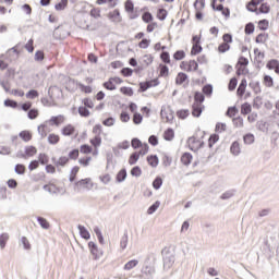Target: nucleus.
I'll use <instances>...</instances> for the list:
<instances>
[{
  "label": "nucleus",
  "instance_id": "f257e3e1",
  "mask_svg": "<svg viewBox=\"0 0 279 279\" xmlns=\"http://www.w3.org/2000/svg\"><path fill=\"white\" fill-rule=\"evenodd\" d=\"M156 274V255L150 254L144 260V265L142 268V279H151Z\"/></svg>",
  "mask_w": 279,
  "mask_h": 279
},
{
  "label": "nucleus",
  "instance_id": "f03ea898",
  "mask_svg": "<svg viewBox=\"0 0 279 279\" xmlns=\"http://www.w3.org/2000/svg\"><path fill=\"white\" fill-rule=\"evenodd\" d=\"M161 119H166L167 123H172L174 116H173V110L171 109V107L168 108H161Z\"/></svg>",
  "mask_w": 279,
  "mask_h": 279
},
{
  "label": "nucleus",
  "instance_id": "7ed1b4c3",
  "mask_svg": "<svg viewBox=\"0 0 279 279\" xmlns=\"http://www.w3.org/2000/svg\"><path fill=\"white\" fill-rule=\"evenodd\" d=\"M129 109L131 112L134 113L133 123H135V125H138L141 123V113L136 112V110H138V106L134 102H131Z\"/></svg>",
  "mask_w": 279,
  "mask_h": 279
},
{
  "label": "nucleus",
  "instance_id": "20e7f679",
  "mask_svg": "<svg viewBox=\"0 0 279 279\" xmlns=\"http://www.w3.org/2000/svg\"><path fill=\"white\" fill-rule=\"evenodd\" d=\"M159 84H160V81H158V78H154V80L141 83V93H145V90H148V88H153V86H158Z\"/></svg>",
  "mask_w": 279,
  "mask_h": 279
},
{
  "label": "nucleus",
  "instance_id": "39448f33",
  "mask_svg": "<svg viewBox=\"0 0 279 279\" xmlns=\"http://www.w3.org/2000/svg\"><path fill=\"white\" fill-rule=\"evenodd\" d=\"M187 144L191 149H193V147H196V149H202V147H204V142H201V140H197L195 136L189 137Z\"/></svg>",
  "mask_w": 279,
  "mask_h": 279
},
{
  "label": "nucleus",
  "instance_id": "423d86ee",
  "mask_svg": "<svg viewBox=\"0 0 279 279\" xmlns=\"http://www.w3.org/2000/svg\"><path fill=\"white\" fill-rule=\"evenodd\" d=\"M88 247L93 256H95V258H101L104 253L101 252V250L97 247V244L95 242H89Z\"/></svg>",
  "mask_w": 279,
  "mask_h": 279
},
{
  "label": "nucleus",
  "instance_id": "0eeeda50",
  "mask_svg": "<svg viewBox=\"0 0 279 279\" xmlns=\"http://www.w3.org/2000/svg\"><path fill=\"white\" fill-rule=\"evenodd\" d=\"M175 263V256L169 254L163 257V269H171Z\"/></svg>",
  "mask_w": 279,
  "mask_h": 279
},
{
  "label": "nucleus",
  "instance_id": "6e6552de",
  "mask_svg": "<svg viewBox=\"0 0 279 279\" xmlns=\"http://www.w3.org/2000/svg\"><path fill=\"white\" fill-rule=\"evenodd\" d=\"M125 10L130 14V19H136L138 15L134 14V2L132 0H128L125 2Z\"/></svg>",
  "mask_w": 279,
  "mask_h": 279
},
{
  "label": "nucleus",
  "instance_id": "1a4fd4ad",
  "mask_svg": "<svg viewBox=\"0 0 279 279\" xmlns=\"http://www.w3.org/2000/svg\"><path fill=\"white\" fill-rule=\"evenodd\" d=\"M230 151L232 156H239L241 154V144L235 141L231 144Z\"/></svg>",
  "mask_w": 279,
  "mask_h": 279
},
{
  "label": "nucleus",
  "instance_id": "9d476101",
  "mask_svg": "<svg viewBox=\"0 0 279 279\" xmlns=\"http://www.w3.org/2000/svg\"><path fill=\"white\" fill-rule=\"evenodd\" d=\"M186 80H189V75L184 72H180L175 77V84L178 86H182V84H184V82H186Z\"/></svg>",
  "mask_w": 279,
  "mask_h": 279
},
{
  "label": "nucleus",
  "instance_id": "9b49d317",
  "mask_svg": "<svg viewBox=\"0 0 279 279\" xmlns=\"http://www.w3.org/2000/svg\"><path fill=\"white\" fill-rule=\"evenodd\" d=\"M245 88H247V80L243 78L236 89V94L243 97V95H245Z\"/></svg>",
  "mask_w": 279,
  "mask_h": 279
},
{
  "label": "nucleus",
  "instance_id": "f8f14e48",
  "mask_svg": "<svg viewBox=\"0 0 279 279\" xmlns=\"http://www.w3.org/2000/svg\"><path fill=\"white\" fill-rule=\"evenodd\" d=\"M202 112H203L202 105L201 104H193V106H192L193 117L199 118V117H202Z\"/></svg>",
  "mask_w": 279,
  "mask_h": 279
},
{
  "label": "nucleus",
  "instance_id": "ddd939ff",
  "mask_svg": "<svg viewBox=\"0 0 279 279\" xmlns=\"http://www.w3.org/2000/svg\"><path fill=\"white\" fill-rule=\"evenodd\" d=\"M193 160V155L191 153H184L181 157V162L185 167H189L191 165V161Z\"/></svg>",
  "mask_w": 279,
  "mask_h": 279
},
{
  "label": "nucleus",
  "instance_id": "4468645a",
  "mask_svg": "<svg viewBox=\"0 0 279 279\" xmlns=\"http://www.w3.org/2000/svg\"><path fill=\"white\" fill-rule=\"evenodd\" d=\"M76 186H82L83 189H93V183L90 182V179L87 178L76 182Z\"/></svg>",
  "mask_w": 279,
  "mask_h": 279
},
{
  "label": "nucleus",
  "instance_id": "2eb2a0df",
  "mask_svg": "<svg viewBox=\"0 0 279 279\" xmlns=\"http://www.w3.org/2000/svg\"><path fill=\"white\" fill-rule=\"evenodd\" d=\"M77 228H78L82 239H85L86 241H88V239H90V233L88 232L86 227L78 225Z\"/></svg>",
  "mask_w": 279,
  "mask_h": 279
},
{
  "label": "nucleus",
  "instance_id": "dca6fc26",
  "mask_svg": "<svg viewBox=\"0 0 279 279\" xmlns=\"http://www.w3.org/2000/svg\"><path fill=\"white\" fill-rule=\"evenodd\" d=\"M25 154L26 158H33V156H36V154H38V149H36L35 146H26Z\"/></svg>",
  "mask_w": 279,
  "mask_h": 279
},
{
  "label": "nucleus",
  "instance_id": "f3484780",
  "mask_svg": "<svg viewBox=\"0 0 279 279\" xmlns=\"http://www.w3.org/2000/svg\"><path fill=\"white\" fill-rule=\"evenodd\" d=\"M74 133H75V126L74 125L68 124L66 126H64L62 129L63 136H72V134H74Z\"/></svg>",
  "mask_w": 279,
  "mask_h": 279
},
{
  "label": "nucleus",
  "instance_id": "a211bd4d",
  "mask_svg": "<svg viewBox=\"0 0 279 279\" xmlns=\"http://www.w3.org/2000/svg\"><path fill=\"white\" fill-rule=\"evenodd\" d=\"M174 136L175 132L171 128L167 129L163 133L165 141H173Z\"/></svg>",
  "mask_w": 279,
  "mask_h": 279
},
{
  "label": "nucleus",
  "instance_id": "6ab92c4d",
  "mask_svg": "<svg viewBox=\"0 0 279 279\" xmlns=\"http://www.w3.org/2000/svg\"><path fill=\"white\" fill-rule=\"evenodd\" d=\"M159 77H169V66L159 64Z\"/></svg>",
  "mask_w": 279,
  "mask_h": 279
},
{
  "label": "nucleus",
  "instance_id": "aec40b11",
  "mask_svg": "<svg viewBox=\"0 0 279 279\" xmlns=\"http://www.w3.org/2000/svg\"><path fill=\"white\" fill-rule=\"evenodd\" d=\"M236 194V190H228L225 193L221 194L220 199H231V197H234Z\"/></svg>",
  "mask_w": 279,
  "mask_h": 279
},
{
  "label": "nucleus",
  "instance_id": "412c9836",
  "mask_svg": "<svg viewBox=\"0 0 279 279\" xmlns=\"http://www.w3.org/2000/svg\"><path fill=\"white\" fill-rule=\"evenodd\" d=\"M205 99H206V97L201 92H196L194 94V101H195L194 104H199L202 106V104H204Z\"/></svg>",
  "mask_w": 279,
  "mask_h": 279
},
{
  "label": "nucleus",
  "instance_id": "4be33fe9",
  "mask_svg": "<svg viewBox=\"0 0 279 279\" xmlns=\"http://www.w3.org/2000/svg\"><path fill=\"white\" fill-rule=\"evenodd\" d=\"M138 158H141V151L133 153L129 158V165H136Z\"/></svg>",
  "mask_w": 279,
  "mask_h": 279
},
{
  "label": "nucleus",
  "instance_id": "5701e85b",
  "mask_svg": "<svg viewBox=\"0 0 279 279\" xmlns=\"http://www.w3.org/2000/svg\"><path fill=\"white\" fill-rule=\"evenodd\" d=\"M142 21L144 23H151V21H154V15L149 11H145L142 14Z\"/></svg>",
  "mask_w": 279,
  "mask_h": 279
},
{
  "label": "nucleus",
  "instance_id": "b1692460",
  "mask_svg": "<svg viewBox=\"0 0 279 279\" xmlns=\"http://www.w3.org/2000/svg\"><path fill=\"white\" fill-rule=\"evenodd\" d=\"M20 138L25 143H29V141H32V133H29V131H22L20 132Z\"/></svg>",
  "mask_w": 279,
  "mask_h": 279
},
{
  "label": "nucleus",
  "instance_id": "393cba45",
  "mask_svg": "<svg viewBox=\"0 0 279 279\" xmlns=\"http://www.w3.org/2000/svg\"><path fill=\"white\" fill-rule=\"evenodd\" d=\"M248 86L254 90L255 95H258V93H262L260 82H251Z\"/></svg>",
  "mask_w": 279,
  "mask_h": 279
},
{
  "label": "nucleus",
  "instance_id": "a878e982",
  "mask_svg": "<svg viewBox=\"0 0 279 279\" xmlns=\"http://www.w3.org/2000/svg\"><path fill=\"white\" fill-rule=\"evenodd\" d=\"M9 240H10V235L8 233H2L0 235V247H1V250L5 248V244L8 243Z\"/></svg>",
  "mask_w": 279,
  "mask_h": 279
},
{
  "label": "nucleus",
  "instance_id": "bb28decb",
  "mask_svg": "<svg viewBox=\"0 0 279 279\" xmlns=\"http://www.w3.org/2000/svg\"><path fill=\"white\" fill-rule=\"evenodd\" d=\"M259 14H269L271 12V7L267 3H262L258 9Z\"/></svg>",
  "mask_w": 279,
  "mask_h": 279
},
{
  "label": "nucleus",
  "instance_id": "cd10ccee",
  "mask_svg": "<svg viewBox=\"0 0 279 279\" xmlns=\"http://www.w3.org/2000/svg\"><path fill=\"white\" fill-rule=\"evenodd\" d=\"M263 1H265V0H251L246 7L248 12H256V10L250 8V5H253V8H256L257 5H260V3H263Z\"/></svg>",
  "mask_w": 279,
  "mask_h": 279
},
{
  "label": "nucleus",
  "instance_id": "c85d7f7f",
  "mask_svg": "<svg viewBox=\"0 0 279 279\" xmlns=\"http://www.w3.org/2000/svg\"><path fill=\"white\" fill-rule=\"evenodd\" d=\"M147 162L150 165V167H158V156L150 155L147 157Z\"/></svg>",
  "mask_w": 279,
  "mask_h": 279
},
{
  "label": "nucleus",
  "instance_id": "c756f323",
  "mask_svg": "<svg viewBox=\"0 0 279 279\" xmlns=\"http://www.w3.org/2000/svg\"><path fill=\"white\" fill-rule=\"evenodd\" d=\"M197 69H199V64L197 63V61L195 60H190V62L187 63V72L191 71H197Z\"/></svg>",
  "mask_w": 279,
  "mask_h": 279
},
{
  "label": "nucleus",
  "instance_id": "7c9ffc66",
  "mask_svg": "<svg viewBox=\"0 0 279 279\" xmlns=\"http://www.w3.org/2000/svg\"><path fill=\"white\" fill-rule=\"evenodd\" d=\"M104 88H106L107 90H117V85H114L112 78H109V81L104 83Z\"/></svg>",
  "mask_w": 279,
  "mask_h": 279
},
{
  "label": "nucleus",
  "instance_id": "2f4dec72",
  "mask_svg": "<svg viewBox=\"0 0 279 279\" xmlns=\"http://www.w3.org/2000/svg\"><path fill=\"white\" fill-rule=\"evenodd\" d=\"M264 86L271 88L274 86V77L270 75H264Z\"/></svg>",
  "mask_w": 279,
  "mask_h": 279
},
{
  "label": "nucleus",
  "instance_id": "473e14b6",
  "mask_svg": "<svg viewBox=\"0 0 279 279\" xmlns=\"http://www.w3.org/2000/svg\"><path fill=\"white\" fill-rule=\"evenodd\" d=\"M37 221L44 230H49V221H47V219L44 217H37Z\"/></svg>",
  "mask_w": 279,
  "mask_h": 279
},
{
  "label": "nucleus",
  "instance_id": "72a5a7b5",
  "mask_svg": "<svg viewBox=\"0 0 279 279\" xmlns=\"http://www.w3.org/2000/svg\"><path fill=\"white\" fill-rule=\"evenodd\" d=\"M160 208V201H156L147 210L148 215H154Z\"/></svg>",
  "mask_w": 279,
  "mask_h": 279
},
{
  "label": "nucleus",
  "instance_id": "f704fd0d",
  "mask_svg": "<svg viewBox=\"0 0 279 279\" xmlns=\"http://www.w3.org/2000/svg\"><path fill=\"white\" fill-rule=\"evenodd\" d=\"M160 58L165 64H171V56L168 51H162Z\"/></svg>",
  "mask_w": 279,
  "mask_h": 279
},
{
  "label": "nucleus",
  "instance_id": "c9c22d12",
  "mask_svg": "<svg viewBox=\"0 0 279 279\" xmlns=\"http://www.w3.org/2000/svg\"><path fill=\"white\" fill-rule=\"evenodd\" d=\"M202 51H203L202 45L193 44L191 56H197V53H202Z\"/></svg>",
  "mask_w": 279,
  "mask_h": 279
},
{
  "label": "nucleus",
  "instance_id": "e433bc0d",
  "mask_svg": "<svg viewBox=\"0 0 279 279\" xmlns=\"http://www.w3.org/2000/svg\"><path fill=\"white\" fill-rule=\"evenodd\" d=\"M136 265H138V260L132 259L124 265V269H125V271H130L131 269H134V267H136Z\"/></svg>",
  "mask_w": 279,
  "mask_h": 279
},
{
  "label": "nucleus",
  "instance_id": "4c0bfd02",
  "mask_svg": "<svg viewBox=\"0 0 279 279\" xmlns=\"http://www.w3.org/2000/svg\"><path fill=\"white\" fill-rule=\"evenodd\" d=\"M128 178V171L125 169H122L117 174V182H123Z\"/></svg>",
  "mask_w": 279,
  "mask_h": 279
},
{
  "label": "nucleus",
  "instance_id": "58836bf2",
  "mask_svg": "<svg viewBox=\"0 0 279 279\" xmlns=\"http://www.w3.org/2000/svg\"><path fill=\"white\" fill-rule=\"evenodd\" d=\"M48 143H50V145H58V143H60V136L57 134H50L48 136Z\"/></svg>",
  "mask_w": 279,
  "mask_h": 279
},
{
  "label": "nucleus",
  "instance_id": "ea45409f",
  "mask_svg": "<svg viewBox=\"0 0 279 279\" xmlns=\"http://www.w3.org/2000/svg\"><path fill=\"white\" fill-rule=\"evenodd\" d=\"M174 60H184V58H186V52H184V50H177L173 54Z\"/></svg>",
  "mask_w": 279,
  "mask_h": 279
},
{
  "label": "nucleus",
  "instance_id": "a19ab883",
  "mask_svg": "<svg viewBox=\"0 0 279 279\" xmlns=\"http://www.w3.org/2000/svg\"><path fill=\"white\" fill-rule=\"evenodd\" d=\"M243 142L245 143V145H252V143H254V134L252 133H247L243 136Z\"/></svg>",
  "mask_w": 279,
  "mask_h": 279
},
{
  "label": "nucleus",
  "instance_id": "79ce46f5",
  "mask_svg": "<svg viewBox=\"0 0 279 279\" xmlns=\"http://www.w3.org/2000/svg\"><path fill=\"white\" fill-rule=\"evenodd\" d=\"M160 186H162V178L156 177V179L153 181V189H155V191H158Z\"/></svg>",
  "mask_w": 279,
  "mask_h": 279
},
{
  "label": "nucleus",
  "instance_id": "37998d69",
  "mask_svg": "<svg viewBox=\"0 0 279 279\" xmlns=\"http://www.w3.org/2000/svg\"><path fill=\"white\" fill-rule=\"evenodd\" d=\"M194 8L195 10H204L206 8V0H195Z\"/></svg>",
  "mask_w": 279,
  "mask_h": 279
},
{
  "label": "nucleus",
  "instance_id": "c03bdc74",
  "mask_svg": "<svg viewBox=\"0 0 279 279\" xmlns=\"http://www.w3.org/2000/svg\"><path fill=\"white\" fill-rule=\"evenodd\" d=\"M14 171L17 175H25V166L23 163H17Z\"/></svg>",
  "mask_w": 279,
  "mask_h": 279
},
{
  "label": "nucleus",
  "instance_id": "a18cd8bd",
  "mask_svg": "<svg viewBox=\"0 0 279 279\" xmlns=\"http://www.w3.org/2000/svg\"><path fill=\"white\" fill-rule=\"evenodd\" d=\"M239 113V109H236V107H229L226 114L227 117H236V114Z\"/></svg>",
  "mask_w": 279,
  "mask_h": 279
},
{
  "label": "nucleus",
  "instance_id": "49530a36",
  "mask_svg": "<svg viewBox=\"0 0 279 279\" xmlns=\"http://www.w3.org/2000/svg\"><path fill=\"white\" fill-rule=\"evenodd\" d=\"M50 121H51L54 125H60V123H64V117H63V116L52 117V118L50 119Z\"/></svg>",
  "mask_w": 279,
  "mask_h": 279
},
{
  "label": "nucleus",
  "instance_id": "de8ad7c7",
  "mask_svg": "<svg viewBox=\"0 0 279 279\" xmlns=\"http://www.w3.org/2000/svg\"><path fill=\"white\" fill-rule=\"evenodd\" d=\"M254 29H255L254 23H247V24L245 25L244 32H245V34H246L247 36H250V35H252V34H254Z\"/></svg>",
  "mask_w": 279,
  "mask_h": 279
},
{
  "label": "nucleus",
  "instance_id": "09e8293b",
  "mask_svg": "<svg viewBox=\"0 0 279 279\" xmlns=\"http://www.w3.org/2000/svg\"><path fill=\"white\" fill-rule=\"evenodd\" d=\"M242 114H250L252 112V106L250 104H243L241 107Z\"/></svg>",
  "mask_w": 279,
  "mask_h": 279
},
{
  "label": "nucleus",
  "instance_id": "8fccbe9b",
  "mask_svg": "<svg viewBox=\"0 0 279 279\" xmlns=\"http://www.w3.org/2000/svg\"><path fill=\"white\" fill-rule=\"evenodd\" d=\"M151 62H154V57H151V54H145L143 57V64L145 66H149V64H151Z\"/></svg>",
  "mask_w": 279,
  "mask_h": 279
},
{
  "label": "nucleus",
  "instance_id": "3c124183",
  "mask_svg": "<svg viewBox=\"0 0 279 279\" xmlns=\"http://www.w3.org/2000/svg\"><path fill=\"white\" fill-rule=\"evenodd\" d=\"M238 84H239V80H236V77H232L229 81V85H228L229 90H235Z\"/></svg>",
  "mask_w": 279,
  "mask_h": 279
},
{
  "label": "nucleus",
  "instance_id": "603ef678",
  "mask_svg": "<svg viewBox=\"0 0 279 279\" xmlns=\"http://www.w3.org/2000/svg\"><path fill=\"white\" fill-rule=\"evenodd\" d=\"M258 25H259V29H260L262 32H266V29H268V27H269V21H267V20H260V21L258 22Z\"/></svg>",
  "mask_w": 279,
  "mask_h": 279
},
{
  "label": "nucleus",
  "instance_id": "864d4df0",
  "mask_svg": "<svg viewBox=\"0 0 279 279\" xmlns=\"http://www.w3.org/2000/svg\"><path fill=\"white\" fill-rule=\"evenodd\" d=\"M263 106V98L260 96H257L253 100V108H256L257 110Z\"/></svg>",
  "mask_w": 279,
  "mask_h": 279
},
{
  "label": "nucleus",
  "instance_id": "5fc2aeb1",
  "mask_svg": "<svg viewBox=\"0 0 279 279\" xmlns=\"http://www.w3.org/2000/svg\"><path fill=\"white\" fill-rule=\"evenodd\" d=\"M278 63H279L278 60L272 59L268 61V63L266 64V68L269 69V71H275Z\"/></svg>",
  "mask_w": 279,
  "mask_h": 279
},
{
  "label": "nucleus",
  "instance_id": "6e6d98bb",
  "mask_svg": "<svg viewBox=\"0 0 279 279\" xmlns=\"http://www.w3.org/2000/svg\"><path fill=\"white\" fill-rule=\"evenodd\" d=\"M120 93H122V95H126L128 97H132V95H134L131 87H121Z\"/></svg>",
  "mask_w": 279,
  "mask_h": 279
},
{
  "label": "nucleus",
  "instance_id": "4d7b16f0",
  "mask_svg": "<svg viewBox=\"0 0 279 279\" xmlns=\"http://www.w3.org/2000/svg\"><path fill=\"white\" fill-rule=\"evenodd\" d=\"M203 93L207 96L210 97L213 95V85L207 84L203 87Z\"/></svg>",
  "mask_w": 279,
  "mask_h": 279
},
{
  "label": "nucleus",
  "instance_id": "13d9d810",
  "mask_svg": "<svg viewBox=\"0 0 279 279\" xmlns=\"http://www.w3.org/2000/svg\"><path fill=\"white\" fill-rule=\"evenodd\" d=\"M157 19H159V21H165V19H167V10L159 9L157 11Z\"/></svg>",
  "mask_w": 279,
  "mask_h": 279
},
{
  "label": "nucleus",
  "instance_id": "bf43d9fd",
  "mask_svg": "<svg viewBox=\"0 0 279 279\" xmlns=\"http://www.w3.org/2000/svg\"><path fill=\"white\" fill-rule=\"evenodd\" d=\"M266 40H267V34H265V33H260V34L257 35V37L255 38V43H257V44L266 43Z\"/></svg>",
  "mask_w": 279,
  "mask_h": 279
},
{
  "label": "nucleus",
  "instance_id": "052dcab7",
  "mask_svg": "<svg viewBox=\"0 0 279 279\" xmlns=\"http://www.w3.org/2000/svg\"><path fill=\"white\" fill-rule=\"evenodd\" d=\"M219 53H226V51H230V46L229 44L222 43L218 47Z\"/></svg>",
  "mask_w": 279,
  "mask_h": 279
},
{
  "label": "nucleus",
  "instance_id": "680f3d73",
  "mask_svg": "<svg viewBox=\"0 0 279 279\" xmlns=\"http://www.w3.org/2000/svg\"><path fill=\"white\" fill-rule=\"evenodd\" d=\"M189 114H190V111L187 109H182L177 111V117H179V119H186Z\"/></svg>",
  "mask_w": 279,
  "mask_h": 279
},
{
  "label": "nucleus",
  "instance_id": "e2e57ef3",
  "mask_svg": "<svg viewBox=\"0 0 279 279\" xmlns=\"http://www.w3.org/2000/svg\"><path fill=\"white\" fill-rule=\"evenodd\" d=\"M66 5H69V0H61L59 3L56 4V10L60 11V10H64V8H66Z\"/></svg>",
  "mask_w": 279,
  "mask_h": 279
},
{
  "label": "nucleus",
  "instance_id": "0e129e2a",
  "mask_svg": "<svg viewBox=\"0 0 279 279\" xmlns=\"http://www.w3.org/2000/svg\"><path fill=\"white\" fill-rule=\"evenodd\" d=\"M218 141H219V135L217 134L210 135L208 140V146L213 147V145H215V143H217Z\"/></svg>",
  "mask_w": 279,
  "mask_h": 279
},
{
  "label": "nucleus",
  "instance_id": "69168bd1",
  "mask_svg": "<svg viewBox=\"0 0 279 279\" xmlns=\"http://www.w3.org/2000/svg\"><path fill=\"white\" fill-rule=\"evenodd\" d=\"M4 106L7 108H17L19 102L11 100V99H7V100H4Z\"/></svg>",
  "mask_w": 279,
  "mask_h": 279
},
{
  "label": "nucleus",
  "instance_id": "338daca9",
  "mask_svg": "<svg viewBox=\"0 0 279 279\" xmlns=\"http://www.w3.org/2000/svg\"><path fill=\"white\" fill-rule=\"evenodd\" d=\"M233 125L234 128H243V118L238 117V118H233Z\"/></svg>",
  "mask_w": 279,
  "mask_h": 279
},
{
  "label": "nucleus",
  "instance_id": "774afa93",
  "mask_svg": "<svg viewBox=\"0 0 279 279\" xmlns=\"http://www.w3.org/2000/svg\"><path fill=\"white\" fill-rule=\"evenodd\" d=\"M36 97H38V90H36V89H31V90L26 94V98H27V99H36Z\"/></svg>",
  "mask_w": 279,
  "mask_h": 279
}]
</instances>
